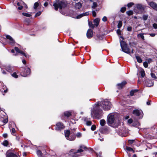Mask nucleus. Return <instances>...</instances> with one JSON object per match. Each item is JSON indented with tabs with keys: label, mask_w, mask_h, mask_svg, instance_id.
I'll list each match as a JSON object with an SVG mask.
<instances>
[{
	"label": "nucleus",
	"mask_w": 157,
	"mask_h": 157,
	"mask_svg": "<svg viewBox=\"0 0 157 157\" xmlns=\"http://www.w3.org/2000/svg\"><path fill=\"white\" fill-rule=\"evenodd\" d=\"M67 2L64 1L56 0V2H54L53 6H54L55 10H57L59 8L60 13L62 14L65 15V13L62 11V9L65 8L67 6Z\"/></svg>",
	"instance_id": "1"
},
{
	"label": "nucleus",
	"mask_w": 157,
	"mask_h": 157,
	"mask_svg": "<svg viewBox=\"0 0 157 157\" xmlns=\"http://www.w3.org/2000/svg\"><path fill=\"white\" fill-rule=\"evenodd\" d=\"M83 149L86 150L87 149V148L84 146H81L80 147V149L78 150L77 151H75L74 149H71L70 152V155L71 157H78L80 155L79 154L83 152Z\"/></svg>",
	"instance_id": "2"
},
{
	"label": "nucleus",
	"mask_w": 157,
	"mask_h": 157,
	"mask_svg": "<svg viewBox=\"0 0 157 157\" xmlns=\"http://www.w3.org/2000/svg\"><path fill=\"white\" fill-rule=\"evenodd\" d=\"M97 105L98 107L100 106L102 107L104 110H108L111 108V104L110 102L107 100H105L101 102V103L98 102Z\"/></svg>",
	"instance_id": "3"
},
{
	"label": "nucleus",
	"mask_w": 157,
	"mask_h": 157,
	"mask_svg": "<svg viewBox=\"0 0 157 157\" xmlns=\"http://www.w3.org/2000/svg\"><path fill=\"white\" fill-rule=\"evenodd\" d=\"M99 107L97 105L96 108V109L94 111H92L91 114L92 116H93L94 118L100 119L102 115L103 112L101 109H99Z\"/></svg>",
	"instance_id": "4"
},
{
	"label": "nucleus",
	"mask_w": 157,
	"mask_h": 157,
	"mask_svg": "<svg viewBox=\"0 0 157 157\" xmlns=\"http://www.w3.org/2000/svg\"><path fill=\"white\" fill-rule=\"evenodd\" d=\"M120 44L122 51L130 55V50L127 46V44L126 42L123 41H121Z\"/></svg>",
	"instance_id": "5"
},
{
	"label": "nucleus",
	"mask_w": 157,
	"mask_h": 157,
	"mask_svg": "<svg viewBox=\"0 0 157 157\" xmlns=\"http://www.w3.org/2000/svg\"><path fill=\"white\" fill-rule=\"evenodd\" d=\"M65 136L67 140L70 141L74 140L76 138V135H71L70 131L67 130L65 132Z\"/></svg>",
	"instance_id": "6"
},
{
	"label": "nucleus",
	"mask_w": 157,
	"mask_h": 157,
	"mask_svg": "<svg viewBox=\"0 0 157 157\" xmlns=\"http://www.w3.org/2000/svg\"><path fill=\"white\" fill-rule=\"evenodd\" d=\"M115 119L114 115L112 114H109L108 117L107 122L109 125L112 124L114 122Z\"/></svg>",
	"instance_id": "7"
},
{
	"label": "nucleus",
	"mask_w": 157,
	"mask_h": 157,
	"mask_svg": "<svg viewBox=\"0 0 157 157\" xmlns=\"http://www.w3.org/2000/svg\"><path fill=\"white\" fill-rule=\"evenodd\" d=\"M13 3L14 5L18 6V9L19 10H21L23 8V5L24 2L20 0H13Z\"/></svg>",
	"instance_id": "8"
},
{
	"label": "nucleus",
	"mask_w": 157,
	"mask_h": 157,
	"mask_svg": "<svg viewBox=\"0 0 157 157\" xmlns=\"http://www.w3.org/2000/svg\"><path fill=\"white\" fill-rule=\"evenodd\" d=\"M132 113L137 117H139V119H141L143 116V113L141 110L135 109L133 110Z\"/></svg>",
	"instance_id": "9"
},
{
	"label": "nucleus",
	"mask_w": 157,
	"mask_h": 157,
	"mask_svg": "<svg viewBox=\"0 0 157 157\" xmlns=\"http://www.w3.org/2000/svg\"><path fill=\"white\" fill-rule=\"evenodd\" d=\"M31 73V70L28 67H26L24 68V71L21 72V75L24 77H26Z\"/></svg>",
	"instance_id": "10"
},
{
	"label": "nucleus",
	"mask_w": 157,
	"mask_h": 157,
	"mask_svg": "<svg viewBox=\"0 0 157 157\" xmlns=\"http://www.w3.org/2000/svg\"><path fill=\"white\" fill-rule=\"evenodd\" d=\"M63 124L60 122L57 123L56 124L55 129L57 131H60L64 128Z\"/></svg>",
	"instance_id": "11"
},
{
	"label": "nucleus",
	"mask_w": 157,
	"mask_h": 157,
	"mask_svg": "<svg viewBox=\"0 0 157 157\" xmlns=\"http://www.w3.org/2000/svg\"><path fill=\"white\" fill-rule=\"evenodd\" d=\"M147 4L153 9L157 11V4L153 1L148 2Z\"/></svg>",
	"instance_id": "12"
},
{
	"label": "nucleus",
	"mask_w": 157,
	"mask_h": 157,
	"mask_svg": "<svg viewBox=\"0 0 157 157\" xmlns=\"http://www.w3.org/2000/svg\"><path fill=\"white\" fill-rule=\"evenodd\" d=\"M153 81L149 79H147L146 80L145 82V86L148 87H150L153 85Z\"/></svg>",
	"instance_id": "13"
},
{
	"label": "nucleus",
	"mask_w": 157,
	"mask_h": 157,
	"mask_svg": "<svg viewBox=\"0 0 157 157\" xmlns=\"http://www.w3.org/2000/svg\"><path fill=\"white\" fill-rule=\"evenodd\" d=\"M6 155V157H17V155L16 154L10 152V151H7Z\"/></svg>",
	"instance_id": "14"
},
{
	"label": "nucleus",
	"mask_w": 157,
	"mask_h": 157,
	"mask_svg": "<svg viewBox=\"0 0 157 157\" xmlns=\"http://www.w3.org/2000/svg\"><path fill=\"white\" fill-rule=\"evenodd\" d=\"M136 6L137 9L139 10L141 13L143 12L144 10V8L141 4H136Z\"/></svg>",
	"instance_id": "15"
},
{
	"label": "nucleus",
	"mask_w": 157,
	"mask_h": 157,
	"mask_svg": "<svg viewBox=\"0 0 157 157\" xmlns=\"http://www.w3.org/2000/svg\"><path fill=\"white\" fill-rule=\"evenodd\" d=\"M93 31L91 29H89L86 33L87 37L88 38H90L93 36Z\"/></svg>",
	"instance_id": "16"
},
{
	"label": "nucleus",
	"mask_w": 157,
	"mask_h": 157,
	"mask_svg": "<svg viewBox=\"0 0 157 157\" xmlns=\"http://www.w3.org/2000/svg\"><path fill=\"white\" fill-rule=\"evenodd\" d=\"M127 83L125 81H124L122 82L121 83L118 84L117 85V86L118 87V88L119 89H122L123 87Z\"/></svg>",
	"instance_id": "17"
},
{
	"label": "nucleus",
	"mask_w": 157,
	"mask_h": 157,
	"mask_svg": "<svg viewBox=\"0 0 157 157\" xmlns=\"http://www.w3.org/2000/svg\"><path fill=\"white\" fill-rule=\"evenodd\" d=\"M6 70L10 73H12L14 70L13 68L10 66H8L6 67Z\"/></svg>",
	"instance_id": "18"
},
{
	"label": "nucleus",
	"mask_w": 157,
	"mask_h": 157,
	"mask_svg": "<svg viewBox=\"0 0 157 157\" xmlns=\"http://www.w3.org/2000/svg\"><path fill=\"white\" fill-rule=\"evenodd\" d=\"M6 38L9 39L11 41V42H10V44H13L15 43V41L13 40V38L12 37H11L10 35H7L6 36Z\"/></svg>",
	"instance_id": "19"
},
{
	"label": "nucleus",
	"mask_w": 157,
	"mask_h": 157,
	"mask_svg": "<svg viewBox=\"0 0 157 157\" xmlns=\"http://www.w3.org/2000/svg\"><path fill=\"white\" fill-rule=\"evenodd\" d=\"M103 36L101 34H97L95 39L97 40H101L103 39Z\"/></svg>",
	"instance_id": "20"
},
{
	"label": "nucleus",
	"mask_w": 157,
	"mask_h": 157,
	"mask_svg": "<svg viewBox=\"0 0 157 157\" xmlns=\"http://www.w3.org/2000/svg\"><path fill=\"white\" fill-rule=\"evenodd\" d=\"M89 14V13L88 12L84 13L77 16V18H80L83 16H87Z\"/></svg>",
	"instance_id": "21"
},
{
	"label": "nucleus",
	"mask_w": 157,
	"mask_h": 157,
	"mask_svg": "<svg viewBox=\"0 0 157 157\" xmlns=\"http://www.w3.org/2000/svg\"><path fill=\"white\" fill-rule=\"evenodd\" d=\"M99 18H96L94 21V24L95 26L97 27L99 24Z\"/></svg>",
	"instance_id": "22"
},
{
	"label": "nucleus",
	"mask_w": 157,
	"mask_h": 157,
	"mask_svg": "<svg viewBox=\"0 0 157 157\" xmlns=\"http://www.w3.org/2000/svg\"><path fill=\"white\" fill-rule=\"evenodd\" d=\"M82 5L81 2H78L75 4V7L76 9H79L82 7Z\"/></svg>",
	"instance_id": "23"
},
{
	"label": "nucleus",
	"mask_w": 157,
	"mask_h": 157,
	"mask_svg": "<svg viewBox=\"0 0 157 157\" xmlns=\"http://www.w3.org/2000/svg\"><path fill=\"white\" fill-rule=\"evenodd\" d=\"M64 116L67 118L69 117L71 115V113L69 111L65 112L64 113Z\"/></svg>",
	"instance_id": "24"
},
{
	"label": "nucleus",
	"mask_w": 157,
	"mask_h": 157,
	"mask_svg": "<svg viewBox=\"0 0 157 157\" xmlns=\"http://www.w3.org/2000/svg\"><path fill=\"white\" fill-rule=\"evenodd\" d=\"M144 33H139L137 34V36L138 38L140 37L143 40H145L144 37Z\"/></svg>",
	"instance_id": "25"
},
{
	"label": "nucleus",
	"mask_w": 157,
	"mask_h": 157,
	"mask_svg": "<svg viewBox=\"0 0 157 157\" xmlns=\"http://www.w3.org/2000/svg\"><path fill=\"white\" fill-rule=\"evenodd\" d=\"M135 57L137 59V61L139 63H141L142 62V60L140 57L138 56L135 55Z\"/></svg>",
	"instance_id": "26"
},
{
	"label": "nucleus",
	"mask_w": 157,
	"mask_h": 157,
	"mask_svg": "<svg viewBox=\"0 0 157 157\" xmlns=\"http://www.w3.org/2000/svg\"><path fill=\"white\" fill-rule=\"evenodd\" d=\"M88 25L89 27L92 29L94 28L95 27L94 24H93L92 22L91 21H88Z\"/></svg>",
	"instance_id": "27"
},
{
	"label": "nucleus",
	"mask_w": 157,
	"mask_h": 157,
	"mask_svg": "<svg viewBox=\"0 0 157 157\" xmlns=\"http://www.w3.org/2000/svg\"><path fill=\"white\" fill-rule=\"evenodd\" d=\"M105 124V121L104 119L101 120L100 121V124L101 126H104Z\"/></svg>",
	"instance_id": "28"
},
{
	"label": "nucleus",
	"mask_w": 157,
	"mask_h": 157,
	"mask_svg": "<svg viewBox=\"0 0 157 157\" xmlns=\"http://www.w3.org/2000/svg\"><path fill=\"white\" fill-rule=\"evenodd\" d=\"M100 132L102 133H104V131H108V129L106 128H102L101 129L99 130Z\"/></svg>",
	"instance_id": "29"
},
{
	"label": "nucleus",
	"mask_w": 157,
	"mask_h": 157,
	"mask_svg": "<svg viewBox=\"0 0 157 157\" xmlns=\"http://www.w3.org/2000/svg\"><path fill=\"white\" fill-rule=\"evenodd\" d=\"M122 25V22L121 21H119L118 22V25H117V27L120 29V28Z\"/></svg>",
	"instance_id": "30"
},
{
	"label": "nucleus",
	"mask_w": 157,
	"mask_h": 157,
	"mask_svg": "<svg viewBox=\"0 0 157 157\" xmlns=\"http://www.w3.org/2000/svg\"><path fill=\"white\" fill-rule=\"evenodd\" d=\"M2 144L5 146H7L8 144V142L7 140H5L2 143Z\"/></svg>",
	"instance_id": "31"
},
{
	"label": "nucleus",
	"mask_w": 157,
	"mask_h": 157,
	"mask_svg": "<svg viewBox=\"0 0 157 157\" xmlns=\"http://www.w3.org/2000/svg\"><path fill=\"white\" fill-rule=\"evenodd\" d=\"M75 135L76 137H77L78 138H80L82 136V134L81 132H78Z\"/></svg>",
	"instance_id": "32"
},
{
	"label": "nucleus",
	"mask_w": 157,
	"mask_h": 157,
	"mask_svg": "<svg viewBox=\"0 0 157 157\" xmlns=\"http://www.w3.org/2000/svg\"><path fill=\"white\" fill-rule=\"evenodd\" d=\"M126 13L128 15L130 16L132 15L133 14V12L132 10H129L126 12Z\"/></svg>",
	"instance_id": "33"
},
{
	"label": "nucleus",
	"mask_w": 157,
	"mask_h": 157,
	"mask_svg": "<svg viewBox=\"0 0 157 157\" xmlns=\"http://www.w3.org/2000/svg\"><path fill=\"white\" fill-rule=\"evenodd\" d=\"M36 153L38 156H42V152L40 150H37Z\"/></svg>",
	"instance_id": "34"
},
{
	"label": "nucleus",
	"mask_w": 157,
	"mask_h": 157,
	"mask_svg": "<svg viewBox=\"0 0 157 157\" xmlns=\"http://www.w3.org/2000/svg\"><path fill=\"white\" fill-rule=\"evenodd\" d=\"M97 6L98 5L97 2H94L93 3V5L92 7L93 9H95Z\"/></svg>",
	"instance_id": "35"
},
{
	"label": "nucleus",
	"mask_w": 157,
	"mask_h": 157,
	"mask_svg": "<svg viewBox=\"0 0 157 157\" xmlns=\"http://www.w3.org/2000/svg\"><path fill=\"white\" fill-rule=\"evenodd\" d=\"M134 3L132 2H131L127 4V6L128 7V8H130L134 5Z\"/></svg>",
	"instance_id": "36"
},
{
	"label": "nucleus",
	"mask_w": 157,
	"mask_h": 157,
	"mask_svg": "<svg viewBox=\"0 0 157 157\" xmlns=\"http://www.w3.org/2000/svg\"><path fill=\"white\" fill-rule=\"evenodd\" d=\"M22 14L24 16L29 17H30L31 16L30 14L25 13H22Z\"/></svg>",
	"instance_id": "37"
},
{
	"label": "nucleus",
	"mask_w": 157,
	"mask_h": 157,
	"mask_svg": "<svg viewBox=\"0 0 157 157\" xmlns=\"http://www.w3.org/2000/svg\"><path fill=\"white\" fill-rule=\"evenodd\" d=\"M140 73L141 75V76L142 77L144 78L145 75V73L144 71V70H143L142 71H140Z\"/></svg>",
	"instance_id": "38"
},
{
	"label": "nucleus",
	"mask_w": 157,
	"mask_h": 157,
	"mask_svg": "<svg viewBox=\"0 0 157 157\" xmlns=\"http://www.w3.org/2000/svg\"><path fill=\"white\" fill-rule=\"evenodd\" d=\"M126 149L127 151H133V152H134V151H133V149L131 147H126Z\"/></svg>",
	"instance_id": "39"
},
{
	"label": "nucleus",
	"mask_w": 157,
	"mask_h": 157,
	"mask_svg": "<svg viewBox=\"0 0 157 157\" xmlns=\"http://www.w3.org/2000/svg\"><path fill=\"white\" fill-rule=\"evenodd\" d=\"M148 16L147 15H144L143 16V19L144 21L146 20L148 18Z\"/></svg>",
	"instance_id": "40"
},
{
	"label": "nucleus",
	"mask_w": 157,
	"mask_h": 157,
	"mask_svg": "<svg viewBox=\"0 0 157 157\" xmlns=\"http://www.w3.org/2000/svg\"><path fill=\"white\" fill-rule=\"evenodd\" d=\"M39 3L37 2H35L34 5V8L35 9H36L39 6Z\"/></svg>",
	"instance_id": "41"
},
{
	"label": "nucleus",
	"mask_w": 157,
	"mask_h": 157,
	"mask_svg": "<svg viewBox=\"0 0 157 157\" xmlns=\"http://www.w3.org/2000/svg\"><path fill=\"white\" fill-rule=\"evenodd\" d=\"M126 10V8L125 7H122L120 11L122 13L124 12Z\"/></svg>",
	"instance_id": "42"
},
{
	"label": "nucleus",
	"mask_w": 157,
	"mask_h": 157,
	"mask_svg": "<svg viewBox=\"0 0 157 157\" xmlns=\"http://www.w3.org/2000/svg\"><path fill=\"white\" fill-rule=\"evenodd\" d=\"M12 76L16 78H17L18 77V75H17L16 72L13 73L11 75Z\"/></svg>",
	"instance_id": "43"
},
{
	"label": "nucleus",
	"mask_w": 157,
	"mask_h": 157,
	"mask_svg": "<svg viewBox=\"0 0 157 157\" xmlns=\"http://www.w3.org/2000/svg\"><path fill=\"white\" fill-rule=\"evenodd\" d=\"M151 77L152 78H155V79H156V78L157 77L155 76V74H154L153 73H151Z\"/></svg>",
	"instance_id": "44"
},
{
	"label": "nucleus",
	"mask_w": 157,
	"mask_h": 157,
	"mask_svg": "<svg viewBox=\"0 0 157 157\" xmlns=\"http://www.w3.org/2000/svg\"><path fill=\"white\" fill-rule=\"evenodd\" d=\"M92 123L90 121H87L86 122V125L87 126H90L92 124Z\"/></svg>",
	"instance_id": "45"
},
{
	"label": "nucleus",
	"mask_w": 157,
	"mask_h": 157,
	"mask_svg": "<svg viewBox=\"0 0 157 157\" xmlns=\"http://www.w3.org/2000/svg\"><path fill=\"white\" fill-rule=\"evenodd\" d=\"M96 128V126L94 125H93L91 127V129L92 130L94 131L95 130Z\"/></svg>",
	"instance_id": "46"
},
{
	"label": "nucleus",
	"mask_w": 157,
	"mask_h": 157,
	"mask_svg": "<svg viewBox=\"0 0 157 157\" xmlns=\"http://www.w3.org/2000/svg\"><path fill=\"white\" fill-rule=\"evenodd\" d=\"M143 65L144 67L147 68L148 66V63L147 62H144L143 63Z\"/></svg>",
	"instance_id": "47"
},
{
	"label": "nucleus",
	"mask_w": 157,
	"mask_h": 157,
	"mask_svg": "<svg viewBox=\"0 0 157 157\" xmlns=\"http://www.w3.org/2000/svg\"><path fill=\"white\" fill-rule=\"evenodd\" d=\"M41 12L40 11L37 12L35 15V17H36L37 16H39L41 14Z\"/></svg>",
	"instance_id": "48"
},
{
	"label": "nucleus",
	"mask_w": 157,
	"mask_h": 157,
	"mask_svg": "<svg viewBox=\"0 0 157 157\" xmlns=\"http://www.w3.org/2000/svg\"><path fill=\"white\" fill-rule=\"evenodd\" d=\"M102 20L104 22H105L107 21V18L106 16H104L102 19Z\"/></svg>",
	"instance_id": "49"
},
{
	"label": "nucleus",
	"mask_w": 157,
	"mask_h": 157,
	"mask_svg": "<svg viewBox=\"0 0 157 157\" xmlns=\"http://www.w3.org/2000/svg\"><path fill=\"white\" fill-rule=\"evenodd\" d=\"M18 53L21 54L22 55H23V56H26V54L23 52L21 50H20Z\"/></svg>",
	"instance_id": "50"
},
{
	"label": "nucleus",
	"mask_w": 157,
	"mask_h": 157,
	"mask_svg": "<svg viewBox=\"0 0 157 157\" xmlns=\"http://www.w3.org/2000/svg\"><path fill=\"white\" fill-rule=\"evenodd\" d=\"M117 33L118 35H121V30L120 29H118L117 30Z\"/></svg>",
	"instance_id": "51"
},
{
	"label": "nucleus",
	"mask_w": 157,
	"mask_h": 157,
	"mask_svg": "<svg viewBox=\"0 0 157 157\" xmlns=\"http://www.w3.org/2000/svg\"><path fill=\"white\" fill-rule=\"evenodd\" d=\"M127 30L128 31L130 32L132 30V27L131 26H128L127 27Z\"/></svg>",
	"instance_id": "52"
},
{
	"label": "nucleus",
	"mask_w": 157,
	"mask_h": 157,
	"mask_svg": "<svg viewBox=\"0 0 157 157\" xmlns=\"http://www.w3.org/2000/svg\"><path fill=\"white\" fill-rule=\"evenodd\" d=\"M132 121H133L132 119H129V120H128V123L129 124H131L132 123Z\"/></svg>",
	"instance_id": "53"
},
{
	"label": "nucleus",
	"mask_w": 157,
	"mask_h": 157,
	"mask_svg": "<svg viewBox=\"0 0 157 157\" xmlns=\"http://www.w3.org/2000/svg\"><path fill=\"white\" fill-rule=\"evenodd\" d=\"M14 49L18 53V52H19V51L20 50L19 48H18V47H14Z\"/></svg>",
	"instance_id": "54"
},
{
	"label": "nucleus",
	"mask_w": 157,
	"mask_h": 157,
	"mask_svg": "<svg viewBox=\"0 0 157 157\" xmlns=\"http://www.w3.org/2000/svg\"><path fill=\"white\" fill-rule=\"evenodd\" d=\"M92 12L93 16L94 17H95L96 16V13L95 11L94 10L92 11Z\"/></svg>",
	"instance_id": "55"
},
{
	"label": "nucleus",
	"mask_w": 157,
	"mask_h": 157,
	"mask_svg": "<svg viewBox=\"0 0 157 157\" xmlns=\"http://www.w3.org/2000/svg\"><path fill=\"white\" fill-rule=\"evenodd\" d=\"M153 27L155 28V29H157V24L156 23H154L153 25Z\"/></svg>",
	"instance_id": "56"
},
{
	"label": "nucleus",
	"mask_w": 157,
	"mask_h": 157,
	"mask_svg": "<svg viewBox=\"0 0 157 157\" xmlns=\"http://www.w3.org/2000/svg\"><path fill=\"white\" fill-rule=\"evenodd\" d=\"M134 141L135 140H128V142L130 144H132Z\"/></svg>",
	"instance_id": "57"
},
{
	"label": "nucleus",
	"mask_w": 157,
	"mask_h": 157,
	"mask_svg": "<svg viewBox=\"0 0 157 157\" xmlns=\"http://www.w3.org/2000/svg\"><path fill=\"white\" fill-rule=\"evenodd\" d=\"M8 121V119L7 118H6L3 120V122L5 124Z\"/></svg>",
	"instance_id": "58"
},
{
	"label": "nucleus",
	"mask_w": 157,
	"mask_h": 157,
	"mask_svg": "<svg viewBox=\"0 0 157 157\" xmlns=\"http://www.w3.org/2000/svg\"><path fill=\"white\" fill-rule=\"evenodd\" d=\"M134 94V92L132 90H131L130 93V95L131 96H133Z\"/></svg>",
	"instance_id": "59"
},
{
	"label": "nucleus",
	"mask_w": 157,
	"mask_h": 157,
	"mask_svg": "<svg viewBox=\"0 0 157 157\" xmlns=\"http://www.w3.org/2000/svg\"><path fill=\"white\" fill-rule=\"evenodd\" d=\"M15 129L14 128H12L11 130V133H15Z\"/></svg>",
	"instance_id": "60"
},
{
	"label": "nucleus",
	"mask_w": 157,
	"mask_h": 157,
	"mask_svg": "<svg viewBox=\"0 0 157 157\" xmlns=\"http://www.w3.org/2000/svg\"><path fill=\"white\" fill-rule=\"evenodd\" d=\"M70 134H71V135H75V132L72 130H71V133H70Z\"/></svg>",
	"instance_id": "61"
},
{
	"label": "nucleus",
	"mask_w": 157,
	"mask_h": 157,
	"mask_svg": "<svg viewBox=\"0 0 157 157\" xmlns=\"http://www.w3.org/2000/svg\"><path fill=\"white\" fill-rule=\"evenodd\" d=\"M8 135L7 133H4L3 134V136L4 138H6L7 137Z\"/></svg>",
	"instance_id": "62"
},
{
	"label": "nucleus",
	"mask_w": 157,
	"mask_h": 157,
	"mask_svg": "<svg viewBox=\"0 0 157 157\" xmlns=\"http://www.w3.org/2000/svg\"><path fill=\"white\" fill-rule=\"evenodd\" d=\"M150 35L152 37H154L155 36V33H151L150 34Z\"/></svg>",
	"instance_id": "63"
},
{
	"label": "nucleus",
	"mask_w": 157,
	"mask_h": 157,
	"mask_svg": "<svg viewBox=\"0 0 157 157\" xmlns=\"http://www.w3.org/2000/svg\"><path fill=\"white\" fill-rule=\"evenodd\" d=\"M48 5V2H46L45 3H44V6L46 7Z\"/></svg>",
	"instance_id": "64"
}]
</instances>
